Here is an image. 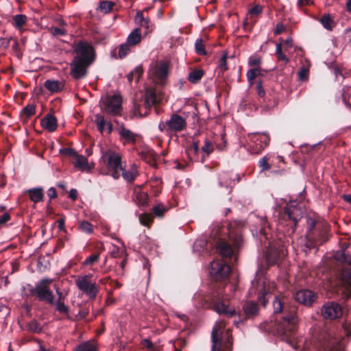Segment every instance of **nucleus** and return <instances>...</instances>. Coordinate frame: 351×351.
<instances>
[{
    "label": "nucleus",
    "instance_id": "473e14b6",
    "mask_svg": "<svg viewBox=\"0 0 351 351\" xmlns=\"http://www.w3.org/2000/svg\"><path fill=\"white\" fill-rule=\"evenodd\" d=\"M335 258L341 263L346 264L348 266L351 265V257L346 254L344 251L337 252L335 255Z\"/></svg>",
    "mask_w": 351,
    "mask_h": 351
},
{
    "label": "nucleus",
    "instance_id": "f257e3e1",
    "mask_svg": "<svg viewBox=\"0 0 351 351\" xmlns=\"http://www.w3.org/2000/svg\"><path fill=\"white\" fill-rule=\"evenodd\" d=\"M195 300H199V305L203 308H210L219 315L232 317L237 315L234 309L229 308V302L223 298L222 288L213 291L206 295L199 293L195 295ZM259 306L254 301H247L242 306V311L237 313L239 322H245L250 319H254L258 315Z\"/></svg>",
    "mask_w": 351,
    "mask_h": 351
},
{
    "label": "nucleus",
    "instance_id": "6ab92c4d",
    "mask_svg": "<svg viewBox=\"0 0 351 351\" xmlns=\"http://www.w3.org/2000/svg\"><path fill=\"white\" fill-rule=\"evenodd\" d=\"M296 302L306 306H311L317 299L316 293L311 289H301L294 294Z\"/></svg>",
    "mask_w": 351,
    "mask_h": 351
},
{
    "label": "nucleus",
    "instance_id": "c9c22d12",
    "mask_svg": "<svg viewBox=\"0 0 351 351\" xmlns=\"http://www.w3.org/2000/svg\"><path fill=\"white\" fill-rule=\"evenodd\" d=\"M168 210L169 208L162 204H158L152 208L153 214L157 217H162Z\"/></svg>",
    "mask_w": 351,
    "mask_h": 351
},
{
    "label": "nucleus",
    "instance_id": "f704fd0d",
    "mask_svg": "<svg viewBox=\"0 0 351 351\" xmlns=\"http://www.w3.org/2000/svg\"><path fill=\"white\" fill-rule=\"evenodd\" d=\"M143 73V69L142 66H137L132 71L129 73L128 75H127L129 82L131 83L134 77L136 78V80L138 82Z\"/></svg>",
    "mask_w": 351,
    "mask_h": 351
},
{
    "label": "nucleus",
    "instance_id": "4d7b16f0",
    "mask_svg": "<svg viewBox=\"0 0 351 351\" xmlns=\"http://www.w3.org/2000/svg\"><path fill=\"white\" fill-rule=\"evenodd\" d=\"M59 153L62 155L70 157H74L75 155H77V152L75 149L69 147L61 148Z\"/></svg>",
    "mask_w": 351,
    "mask_h": 351
},
{
    "label": "nucleus",
    "instance_id": "ea45409f",
    "mask_svg": "<svg viewBox=\"0 0 351 351\" xmlns=\"http://www.w3.org/2000/svg\"><path fill=\"white\" fill-rule=\"evenodd\" d=\"M261 71L259 67L250 69L246 74L248 82L252 84L255 78L261 75Z\"/></svg>",
    "mask_w": 351,
    "mask_h": 351
},
{
    "label": "nucleus",
    "instance_id": "a211bd4d",
    "mask_svg": "<svg viewBox=\"0 0 351 351\" xmlns=\"http://www.w3.org/2000/svg\"><path fill=\"white\" fill-rule=\"evenodd\" d=\"M168 73L169 67L165 62H162L160 64H153L149 66V75L158 83L163 82V81L167 78Z\"/></svg>",
    "mask_w": 351,
    "mask_h": 351
},
{
    "label": "nucleus",
    "instance_id": "1a4fd4ad",
    "mask_svg": "<svg viewBox=\"0 0 351 351\" xmlns=\"http://www.w3.org/2000/svg\"><path fill=\"white\" fill-rule=\"evenodd\" d=\"M230 243L226 241L225 239H220L217 243V251L223 258H231L234 255V249H239L243 244V237L239 234H231L230 235Z\"/></svg>",
    "mask_w": 351,
    "mask_h": 351
},
{
    "label": "nucleus",
    "instance_id": "9d476101",
    "mask_svg": "<svg viewBox=\"0 0 351 351\" xmlns=\"http://www.w3.org/2000/svg\"><path fill=\"white\" fill-rule=\"evenodd\" d=\"M249 293L251 295H257V300L263 307H266L269 300L272 297L269 287H267L265 285L264 278L259 277L258 275L252 280Z\"/></svg>",
    "mask_w": 351,
    "mask_h": 351
},
{
    "label": "nucleus",
    "instance_id": "680f3d73",
    "mask_svg": "<svg viewBox=\"0 0 351 351\" xmlns=\"http://www.w3.org/2000/svg\"><path fill=\"white\" fill-rule=\"evenodd\" d=\"M263 12V7L260 5H256L255 6L252 7L250 10L249 13L251 15H258L261 14Z\"/></svg>",
    "mask_w": 351,
    "mask_h": 351
},
{
    "label": "nucleus",
    "instance_id": "2f4dec72",
    "mask_svg": "<svg viewBox=\"0 0 351 351\" xmlns=\"http://www.w3.org/2000/svg\"><path fill=\"white\" fill-rule=\"evenodd\" d=\"M25 328L27 331L34 333L39 334L42 331V327L40 326V324L36 319H32L27 322L26 324Z\"/></svg>",
    "mask_w": 351,
    "mask_h": 351
},
{
    "label": "nucleus",
    "instance_id": "bb28decb",
    "mask_svg": "<svg viewBox=\"0 0 351 351\" xmlns=\"http://www.w3.org/2000/svg\"><path fill=\"white\" fill-rule=\"evenodd\" d=\"M201 149L199 147V141H193L191 146L186 149V154L190 162L198 160V154Z\"/></svg>",
    "mask_w": 351,
    "mask_h": 351
},
{
    "label": "nucleus",
    "instance_id": "7ed1b4c3",
    "mask_svg": "<svg viewBox=\"0 0 351 351\" xmlns=\"http://www.w3.org/2000/svg\"><path fill=\"white\" fill-rule=\"evenodd\" d=\"M72 48L75 54L71 62V75L75 80L84 78L88 67L95 62L96 53L93 46L87 41H75Z\"/></svg>",
    "mask_w": 351,
    "mask_h": 351
},
{
    "label": "nucleus",
    "instance_id": "2eb2a0df",
    "mask_svg": "<svg viewBox=\"0 0 351 351\" xmlns=\"http://www.w3.org/2000/svg\"><path fill=\"white\" fill-rule=\"evenodd\" d=\"M230 271V265L223 261H214L210 264V274L217 282L227 279Z\"/></svg>",
    "mask_w": 351,
    "mask_h": 351
},
{
    "label": "nucleus",
    "instance_id": "a18cd8bd",
    "mask_svg": "<svg viewBox=\"0 0 351 351\" xmlns=\"http://www.w3.org/2000/svg\"><path fill=\"white\" fill-rule=\"evenodd\" d=\"M36 113V106L34 104H28L23 108L21 116L25 115L27 119L34 115Z\"/></svg>",
    "mask_w": 351,
    "mask_h": 351
},
{
    "label": "nucleus",
    "instance_id": "aec40b11",
    "mask_svg": "<svg viewBox=\"0 0 351 351\" xmlns=\"http://www.w3.org/2000/svg\"><path fill=\"white\" fill-rule=\"evenodd\" d=\"M166 125L169 126L171 133L183 131L186 128L185 119L176 113L171 115L170 119L166 121Z\"/></svg>",
    "mask_w": 351,
    "mask_h": 351
},
{
    "label": "nucleus",
    "instance_id": "6e6d98bb",
    "mask_svg": "<svg viewBox=\"0 0 351 351\" xmlns=\"http://www.w3.org/2000/svg\"><path fill=\"white\" fill-rule=\"evenodd\" d=\"M136 20L141 23V27H145L147 29L149 28V20L148 19H144L142 13H137Z\"/></svg>",
    "mask_w": 351,
    "mask_h": 351
},
{
    "label": "nucleus",
    "instance_id": "4be33fe9",
    "mask_svg": "<svg viewBox=\"0 0 351 351\" xmlns=\"http://www.w3.org/2000/svg\"><path fill=\"white\" fill-rule=\"evenodd\" d=\"M340 279L348 296L351 295V267H346L340 272Z\"/></svg>",
    "mask_w": 351,
    "mask_h": 351
},
{
    "label": "nucleus",
    "instance_id": "052dcab7",
    "mask_svg": "<svg viewBox=\"0 0 351 351\" xmlns=\"http://www.w3.org/2000/svg\"><path fill=\"white\" fill-rule=\"evenodd\" d=\"M11 219L10 213L8 212L4 213L0 216V228L4 226Z\"/></svg>",
    "mask_w": 351,
    "mask_h": 351
},
{
    "label": "nucleus",
    "instance_id": "8fccbe9b",
    "mask_svg": "<svg viewBox=\"0 0 351 351\" xmlns=\"http://www.w3.org/2000/svg\"><path fill=\"white\" fill-rule=\"evenodd\" d=\"M276 54L278 60L284 61L285 64L289 62V58L282 53L281 43L276 45Z\"/></svg>",
    "mask_w": 351,
    "mask_h": 351
},
{
    "label": "nucleus",
    "instance_id": "f3484780",
    "mask_svg": "<svg viewBox=\"0 0 351 351\" xmlns=\"http://www.w3.org/2000/svg\"><path fill=\"white\" fill-rule=\"evenodd\" d=\"M322 315L325 319H337L342 315V308L338 303L328 302L322 306Z\"/></svg>",
    "mask_w": 351,
    "mask_h": 351
},
{
    "label": "nucleus",
    "instance_id": "4c0bfd02",
    "mask_svg": "<svg viewBox=\"0 0 351 351\" xmlns=\"http://www.w3.org/2000/svg\"><path fill=\"white\" fill-rule=\"evenodd\" d=\"M139 221L142 225L149 228L154 221V216L150 213H143L139 216Z\"/></svg>",
    "mask_w": 351,
    "mask_h": 351
},
{
    "label": "nucleus",
    "instance_id": "ddd939ff",
    "mask_svg": "<svg viewBox=\"0 0 351 351\" xmlns=\"http://www.w3.org/2000/svg\"><path fill=\"white\" fill-rule=\"evenodd\" d=\"M91 274L79 277L76 280L77 288L90 300H95L99 291V287L90 282Z\"/></svg>",
    "mask_w": 351,
    "mask_h": 351
},
{
    "label": "nucleus",
    "instance_id": "412c9836",
    "mask_svg": "<svg viewBox=\"0 0 351 351\" xmlns=\"http://www.w3.org/2000/svg\"><path fill=\"white\" fill-rule=\"evenodd\" d=\"M133 199L139 206H147L149 202L148 194L142 190L141 186H137L134 189Z\"/></svg>",
    "mask_w": 351,
    "mask_h": 351
},
{
    "label": "nucleus",
    "instance_id": "bf43d9fd",
    "mask_svg": "<svg viewBox=\"0 0 351 351\" xmlns=\"http://www.w3.org/2000/svg\"><path fill=\"white\" fill-rule=\"evenodd\" d=\"M12 38H0V50L5 51L10 47Z\"/></svg>",
    "mask_w": 351,
    "mask_h": 351
},
{
    "label": "nucleus",
    "instance_id": "9b49d317",
    "mask_svg": "<svg viewBox=\"0 0 351 351\" xmlns=\"http://www.w3.org/2000/svg\"><path fill=\"white\" fill-rule=\"evenodd\" d=\"M223 332L218 325H215L213 328L212 339V351H232V337L229 332H226L227 339L223 341Z\"/></svg>",
    "mask_w": 351,
    "mask_h": 351
},
{
    "label": "nucleus",
    "instance_id": "0e129e2a",
    "mask_svg": "<svg viewBox=\"0 0 351 351\" xmlns=\"http://www.w3.org/2000/svg\"><path fill=\"white\" fill-rule=\"evenodd\" d=\"M343 329L345 336L349 338L351 336V324L346 322L344 323L343 324Z\"/></svg>",
    "mask_w": 351,
    "mask_h": 351
},
{
    "label": "nucleus",
    "instance_id": "864d4df0",
    "mask_svg": "<svg viewBox=\"0 0 351 351\" xmlns=\"http://www.w3.org/2000/svg\"><path fill=\"white\" fill-rule=\"evenodd\" d=\"M130 46L131 45H130L127 43L120 45L119 50V56L120 58H123L127 56V54L130 51Z\"/></svg>",
    "mask_w": 351,
    "mask_h": 351
},
{
    "label": "nucleus",
    "instance_id": "4468645a",
    "mask_svg": "<svg viewBox=\"0 0 351 351\" xmlns=\"http://www.w3.org/2000/svg\"><path fill=\"white\" fill-rule=\"evenodd\" d=\"M250 141L249 149L252 154H260L269 143V135L266 133H252L248 134Z\"/></svg>",
    "mask_w": 351,
    "mask_h": 351
},
{
    "label": "nucleus",
    "instance_id": "338daca9",
    "mask_svg": "<svg viewBox=\"0 0 351 351\" xmlns=\"http://www.w3.org/2000/svg\"><path fill=\"white\" fill-rule=\"evenodd\" d=\"M55 289H56V293L58 295V300H57L56 302H64L67 293L64 294L60 290V289L58 287H56V286H55Z\"/></svg>",
    "mask_w": 351,
    "mask_h": 351
},
{
    "label": "nucleus",
    "instance_id": "de8ad7c7",
    "mask_svg": "<svg viewBox=\"0 0 351 351\" xmlns=\"http://www.w3.org/2000/svg\"><path fill=\"white\" fill-rule=\"evenodd\" d=\"M195 49L196 53L200 56L206 55V52L203 45L202 38H197L195 43Z\"/></svg>",
    "mask_w": 351,
    "mask_h": 351
},
{
    "label": "nucleus",
    "instance_id": "49530a36",
    "mask_svg": "<svg viewBox=\"0 0 351 351\" xmlns=\"http://www.w3.org/2000/svg\"><path fill=\"white\" fill-rule=\"evenodd\" d=\"M53 305L56 306V309L60 313L69 315V307L64 304V302H54Z\"/></svg>",
    "mask_w": 351,
    "mask_h": 351
},
{
    "label": "nucleus",
    "instance_id": "c756f323",
    "mask_svg": "<svg viewBox=\"0 0 351 351\" xmlns=\"http://www.w3.org/2000/svg\"><path fill=\"white\" fill-rule=\"evenodd\" d=\"M204 75L202 69H195L190 72L188 76V80L192 84H197L200 82Z\"/></svg>",
    "mask_w": 351,
    "mask_h": 351
},
{
    "label": "nucleus",
    "instance_id": "72a5a7b5",
    "mask_svg": "<svg viewBox=\"0 0 351 351\" xmlns=\"http://www.w3.org/2000/svg\"><path fill=\"white\" fill-rule=\"evenodd\" d=\"M74 157L75 160L73 161V165L75 167L82 169H87L88 168V160L86 157L82 155H79L77 153V155H75Z\"/></svg>",
    "mask_w": 351,
    "mask_h": 351
},
{
    "label": "nucleus",
    "instance_id": "79ce46f5",
    "mask_svg": "<svg viewBox=\"0 0 351 351\" xmlns=\"http://www.w3.org/2000/svg\"><path fill=\"white\" fill-rule=\"evenodd\" d=\"M319 21L324 28L328 30H332V19H331L329 14H324L320 19Z\"/></svg>",
    "mask_w": 351,
    "mask_h": 351
},
{
    "label": "nucleus",
    "instance_id": "e433bc0d",
    "mask_svg": "<svg viewBox=\"0 0 351 351\" xmlns=\"http://www.w3.org/2000/svg\"><path fill=\"white\" fill-rule=\"evenodd\" d=\"M13 24L17 29L23 27L27 21V16L24 14H16L12 17Z\"/></svg>",
    "mask_w": 351,
    "mask_h": 351
},
{
    "label": "nucleus",
    "instance_id": "dca6fc26",
    "mask_svg": "<svg viewBox=\"0 0 351 351\" xmlns=\"http://www.w3.org/2000/svg\"><path fill=\"white\" fill-rule=\"evenodd\" d=\"M121 97L119 95L108 96L104 104L103 109L108 114L118 115L121 111Z\"/></svg>",
    "mask_w": 351,
    "mask_h": 351
},
{
    "label": "nucleus",
    "instance_id": "39448f33",
    "mask_svg": "<svg viewBox=\"0 0 351 351\" xmlns=\"http://www.w3.org/2000/svg\"><path fill=\"white\" fill-rule=\"evenodd\" d=\"M303 216V211L296 201H290L282 208L279 213L278 230L280 231L287 241L295 232L298 223Z\"/></svg>",
    "mask_w": 351,
    "mask_h": 351
},
{
    "label": "nucleus",
    "instance_id": "e2e57ef3",
    "mask_svg": "<svg viewBox=\"0 0 351 351\" xmlns=\"http://www.w3.org/2000/svg\"><path fill=\"white\" fill-rule=\"evenodd\" d=\"M51 33L53 36H64L66 34V31L63 28L54 27L52 29Z\"/></svg>",
    "mask_w": 351,
    "mask_h": 351
},
{
    "label": "nucleus",
    "instance_id": "0eeeda50",
    "mask_svg": "<svg viewBox=\"0 0 351 351\" xmlns=\"http://www.w3.org/2000/svg\"><path fill=\"white\" fill-rule=\"evenodd\" d=\"M106 169H101V173L104 175H110L114 179L120 177L121 170H123L121 156L111 149L102 151V156L100 159Z\"/></svg>",
    "mask_w": 351,
    "mask_h": 351
},
{
    "label": "nucleus",
    "instance_id": "cd10ccee",
    "mask_svg": "<svg viewBox=\"0 0 351 351\" xmlns=\"http://www.w3.org/2000/svg\"><path fill=\"white\" fill-rule=\"evenodd\" d=\"M204 144L201 148V151L203 153L201 157V162L203 163L205 159L209 156L214 151V145L207 138L204 139Z\"/></svg>",
    "mask_w": 351,
    "mask_h": 351
},
{
    "label": "nucleus",
    "instance_id": "603ef678",
    "mask_svg": "<svg viewBox=\"0 0 351 351\" xmlns=\"http://www.w3.org/2000/svg\"><path fill=\"white\" fill-rule=\"evenodd\" d=\"M80 229L84 232L90 234L93 232V226L87 221H82L80 223Z\"/></svg>",
    "mask_w": 351,
    "mask_h": 351
},
{
    "label": "nucleus",
    "instance_id": "393cba45",
    "mask_svg": "<svg viewBox=\"0 0 351 351\" xmlns=\"http://www.w3.org/2000/svg\"><path fill=\"white\" fill-rule=\"evenodd\" d=\"M25 193L28 194L29 199L35 204L43 200L44 193L43 189L40 187L28 189Z\"/></svg>",
    "mask_w": 351,
    "mask_h": 351
},
{
    "label": "nucleus",
    "instance_id": "c85d7f7f",
    "mask_svg": "<svg viewBox=\"0 0 351 351\" xmlns=\"http://www.w3.org/2000/svg\"><path fill=\"white\" fill-rule=\"evenodd\" d=\"M141 40V31L140 28L134 29L128 36L127 43L130 45H135Z\"/></svg>",
    "mask_w": 351,
    "mask_h": 351
},
{
    "label": "nucleus",
    "instance_id": "6e6552de",
    "mask_svg": "<svg viewBox=\"0 0 351 351\" xmlns=\"http://www.w3.org/2000/svg\"><path fill=\"white\" fill-rule=\"evenodd\" d=\"M162 100V95L155 89L149 88L145 91V99L143 104L136 102L133 104V116L138 115L141 117H145L149 114L152 106L158 104Z\"/></svg>",
    "mask_w": 351,
    "mask_h": 351
},
{
    "label": "nucleus",
    "instance_id": "69168bd1",
    "mask_svg": "<svg viewBox=\"0 0 351 351\" xmlns=\"http://www.w3.org/2000/svg\"><path fill=\"white\" fill-rule=\"evenodd\" d=\"M256 90L258 95L260 97H263L265 95V91L262 84V82L259 81L256 85Z\"/></svg>",
    "mask_w": 351,
    "mask_h": 351
},
{
    "label": "nucleus",
    "instance_id": "423d86ee",
    "mask_svg": "<svg viewBox=\"0 0 351 351\" xmlns=\"http://www.w3.org/2000/svg\"><path fill=\"white\" fill-rule=\"evenodd\" d=\"M307 231L304 247L308 250L318 249L327 242L330 237V226L326 221L311 217L306 219Z\"/></svg>",
    "mask_w": 351,
    "mask_h": 351
},
{
    "label": "nucleus",
    "instance_id": "7c9ffc66",
    "mask_svg": "<svg viewBox=\"0 0 351 351\" xmlns=\"http://www.w3.org/2000/svg\"><path fill=\"white\" fill-rule=\"evenodd\" d=\"M323 351H344V350L339 342L333 339L323 346Z\"/></svg>",
    "mask_w": 351,
    "mask_h": 351
},
{
    "label": "nucleus",
    "instance_id": "b1692460",
    "mask_svg": "<svg viewBox=\"0 0 351 351\" xmlns=\"http://www.w3.org/2000/svg\"><path fill=\"white\" fill-rule=\"evenodd\" d=\"M41 125L48 132H54L57 129V119L52 114H47L41 121Z\"/></svg>",
    "mask_w": 351,
    "mask_h": 351
},
{
    "label": "nucleus",
    "instance_id": "58836bf2",
    "mask_svg": "<svg viewBox=\"0 0 351 351\" xmlns=\"http://www.w3.org/2000/svg\"><path fill=\"white\" fill-rule=\"evenodd\" d=\"M95 123L99 132L102 134L104 132V131L105 130V127L106 125V121L104 116H102L101 114H95Z\"/></svg>",
    "mask_w": 351,
    "mask_h": 351
},
{
    "label": "nucleus",
    "instance_id": "5701e85b",
    "mask_svg": "<svg viewBox=\"0 0 351 351\" xmlns=\"http://www.w3.org/2000/svg\"><path fill=\"white\" fill-rule=\"evenodd\" d=\"M119 134L121 140H124L128 143H135L136 141V134L130 130L127 129L122 124L118 128Z\"/></svg>",
    "mask_w": 351,
    "mask_h": 351
},
{
    "label": "nucleus",
    "instance_id": "3c124183",
    "mask_svg": "<svg viewBox=\"0 0 351 351\" xmlns=\"http://www.w3.org/2000/svg\"><path fill=\"white\" fill-rule=\"evenodd\" d=\"M121 171H122V176L124 180L129 182H133L136 177V173H135L134 171H126L123 168V170H121Z\"/></svg>",
    "mask_w": 351,
    "mask_h": 351
},
{
    "label": "nucleus",
    "instance_id": "a19ab883",
    "mask_svg": "<svg viewBox=\"0 0 351 351\" xmlns=\"http://www.w3.org/2000/svg\"><path fill=\"white\" fill-rule=\"evenodd\" d=\"M100 254L99 252L92 254L83 262L84 266H92L99 261Z\"/></svg>",
    "mask_w": 351,
    "mask_h": 351
},
{
    "label": "nucleus",
    "instance_id": "5fc2aeb1",
    "mask_svg": "<svg viewBox=\"0 0 351 351\" xmlns=\"http://www.w3.org/2000/svg\"><path fill=\"white\" fill-rule=\"evenodd\" d=\"M141 345L149 351H158L157 347L147 339H143L141 341Z\"/></svg>",
    "mask_w": 351,
    "mask_h": 351
},
{
    "label": "nucleus",
    "instance_id": "a878e982",
    "mask_svg": "<svg viewBox=\"0 0 351 351\" xmlns=\"http://www.w3.org/2000/svg\"><path fill=\"white\" fill-rule=\"evenodd\" d=\"M45 87L51 93L61 92L64 83L54 80H47L44 83Z\"/></svg>",
    "mask_w": 351,
    "mask_h": 351
},
{
    "label": "nucleus",
    "instance_id": "20e7f679",
    "mask_svg": "<svg viewBox=\"0 0 351 351\" xmlns=\"http://www.w3.org/2000/svg\"><path fill=\"white\" fill-rule=\"evenodd\" d=\"M261 228L259 230V241L261 245L267 248L265 259L268 265H278L285 256L283 243L285 241H275L271 239V228L266 219H262Z\"/></svg>",
    "mask_w": 351,
    "mask_h": 351
},
{
    "label": "nucleus",
    "instance_id": "37998d69",
    "mask_svg": "<svg viewBox=\"0 0 351 351\" xmlns=\"http://www.w3.org/2000/svg\"><path fill=\"white\" fill-rule=\"evenodd\" d=\"M115 5L114 2L110 1H101L99 3V9L105 13L110 12Z\"/></svg>",
    "mask_w": 351,
    "mask_h": 351
},
{
    "label": "nucleus",
    "instance_id": "774afa93",
    "mask_svg": "<svg viewBox=\"0 0 351 351\" xmlns=\"http://www.w3.org/2000/svg\"><path fill=\"white\" fill-rule=\"evenodd\" d=\"M261 63V60L258 58H250L249 60V64L251 66H258Z\"/></svg>",
    "mask_w": 351,
    "mask_h": 351
},
{
    "label": "nucleus",
    "instance_id": "f03ea898",
    "mask_svg": "<svg viewBox=\"0 0 351 351\" xmlns=\"http://www.w3.org/2000/svg\"><path fill=\"white\" fill-rule=\"evenodd\" d=\"M274 314L280 315L276 323V330L282 340L294 346L297 340L298 317L295 306H289L284 298L274 296Z\"/></svg>",
    "mask_w": 351,
    "mask_h": 351
},
{
    "label": "nucleus",
    "instance_id": "f8f14e48",
    "mask_svg": "<svg viewBox=\"0 0 351 351\" xmlns=\"http://www.w3.org/2000/svg\"><path fill=\"white\" fill-rule=\"evenodd\" d=\"M51 282V280L50 279L40 280L36 283L35 287L30 289V294L36 296L39 301L45 302L49 304H53L54 295L49 288V284Z\"/></svg>",
    "mask_w": 351,
    "mask_h": 351
},
{
    "label": "nucleus",
    "instance_id": "09e8293b",
    "mask_svg": "<svg viewBox=\"0 0 351 351\" xmlns=\"http://www.w3.org/2000/svg\"><path fill=\"white\" fill-rule=\"evenodd\" d=\"M269 158L267 156H265L259 160L258 166L261 168V171L270 169L271 165L269 164Z\"/></svg>",
    "mask_w": 351,
    "mask_h": 351
},
{
    "label": "nucleus",
    "instance_id": "c03bdc74",
    "mask_svg": "<svg viewBox=\"0 0 351 351\" xmlns=\"http://www.w3.org/2000/svg\"><path fill=\"white\" fill-rule=\"evenodd\" d=\"M75 351H97V348L94 344L86 341L77 346Z\"/></svg>",
    "mask_w": 351,
    "mask_h": 351
},
{
    "label": "nucleus",
    "instance_id": "13d9d810",
    "mask_svg": "<svg viewBox=\"0 0 351 351\" xmlns=\"http://www.w3.org/2000/svg\"><path fill=\"white\" fill-rule=\"evenodd\" d=\"M227 59H228L227 53H225L220 58L219 66L222 72L228 70V67L227 66Z\"/></svg>",
    "mask_w": 351,
    "mask_h": 351
}]
</instances>
